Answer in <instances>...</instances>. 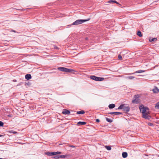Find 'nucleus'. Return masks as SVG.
I'll use <instances>...</instances> for the list:
<instances>
[{"label": "nucleus", "instance_id": "obj_18", "mask_svg": "<svg viewBox=\"0 0 159 159\" xmlns=\"http://www.w3.org/2000/svg\"><path fill=\"white\" fill-rule=\"evenodd\" d=\"M85 113V111L84 110H81L80 111H78L76 112L77 114H83Z\"/></svg>", "mask_w": 159, "mask_h": 159}, {"label": "nucleus", "instance_id": "obj_1", "mask_svg": "<svg viewBox=\"0 0 159 159\" xmlns=\"http://www.w3.org/2000/svg\"><path fill=\"white\" fill-rule=\"evenodd\" d=\"M90 19L86 20L79 19L76 20L71 25H78L88 21Z\"/></svg>", "mask_w": 159, "mask_h": 159}, {"label": "nucleus", "instance_id": "obj_26", "mask_svg": "<svg viewBox=\"0 0 159 159\" xmlns=\"http://www.w3.org/2000/svg\"><path fill=\"white\" fill-rule=\"evenodd\" d=\"M61 156L59 155H56L54 157V158L55 159H59L61 158V157H60Z\"/></svg>", "mask_w": 159, "mask_h": 159}, {"label": "nucleus", "instance_id": "obj_24", "mask_svg": "<svg viewBox=\"0 0 159 159\" xmlns=\"http://www.w3.org/2000/svg\"><path fill=\"white\" fill-rule=\"evenodd\" d=\"M155 107L156 109H159V102L156 103Z\"/></svg>", "mask_w": 159, "mask_h": 159}, {"label": "nucleus", "instance_id": "obj_41", "mask_svg": "<svg viewBox=\"0 0 159 159\" xmlns=\"http://www.w3.org/2000/svg\"><path fill=\"white\" fill-rule=\"evenodd\" d=\"M0 159H3V158H0Z\"/></svg>", "mask_w": 159, "mask_h": 159}, {"label": "nucleus", "instance_id": "obj_28", "mask_svg": "<svg viewBox=\"0 0 159 159\" xmlns=\"http://www.w3.org/2000/svg\"><path fill=\"white\" fill-rule=\"evenodd\" d=\"M3 126V123L2 122L0 121V127H2Z\"/></svg>", "mask_w": 159, "mask_h": 159}, {"label": "nucleus", "instance_id": "obj_5", "mask_svg": "<svg viewBox=\"0 0 159 159\" xmlns=\"http://www.w3.org/2000/svg\"><path fill=\"white\" fill-rule=\"evenodd\" d=\"M62 113L64 115H69L70 113V112L69 111L64 109L63 110Z\"/></svg>", "mask_w": 159, "mask_h": 159}, {"label": "nucleus", "instance_id": "obj_23", "mask_svg": "<svg viewBox=\"0 0 159 159\" xmlns=\"http://www.w3.org/2000/svg\"><path fill=\"white\" fill-rule=\"evenodd\" d=\"M106 120L109 123H111L113 121V120L112 119H110L108 118H106Z\"/></svg>", "mask_w": 159, "mask_h": 159}, {"label": "nucleus", "instance_id": "obj_30", "mask_svg": "<svg viewBox=\"0 0 159 159\" xmlns=\"http://www.w3.org/2000/svg\"><path fill=\"white\" fill-rule=\"evenodd\" d=\"M115 0H110L108 1L107 2L108 3H111V2H113Z\"/></svg>", "mask_w": 159, "mask_h": 159}, {"label": "nucleus", "instance_id": "obj_15", "mask_svg": "<svg viewBox=\"0 0 159 159\" xmlns=\"http://www.w3.org/2000/svg\"><path fill=\"white\" fill-rule=\"evenodd\" d=\"M128 154L126 152H123L122 153V157L124 158H125L127 157Z\"/></svg>", "mask_w": 159, "mask_h": 159}, {"label": "nucleus", "instance_id": "obj_21", "mask_svg": "<svg viewBox=\"0 0 159 159\" xmlns=\"http://www.w3.org/2000/svg\"><path fill=\"white\" fill-rule=\"evenodd\" d=\"M137 35L139 36V37H141L142 36V34L141 33V32L140 31V30H139L137 33Z\"/></svg>", "mask_w": 159, "mask_h": 159}, {"label": "nucleus", "instance_id": "obj_3", "mask_svg": "<svg viewBox=\"0 0 159 159\" xmlns=\"http://www.w3.org/2000/svg\"><path fill=\"white\" fill-rule=\"evenodd\" d=\"M90 78L93 80L97 81H102L104 79V78L96 77L94 75H91Z\"/></svg>", "mask_w": 159, "mask_h": 159}, {"label": "nucleus", "instance_id": "obj_4", "mask_svg": "<svg viewBox=\"0 0 159 159\" xmlns=\"http://www.w3.org/2000/svg\"><path fill=\"white\" fill-rule=\"evenodd\" d=\"M139 108L143 114L146 113V111L147 110H148V108L147 107H144L143 105H141L139 107Z\"/></svg>", "mask_w": 159, "mask_h": 159}, {"label": "nucleus", "instance_id": "obj_34", "mask_svg": "<svg viewBox=\"0 0 159 159\" xmlns=\"http://www.w3.org/2000/svg\"><path fill=\"white\" fill-rule=\"evenodd\" d=\"M113 2L114 3H115L117 4H119V5H120V4L119 3L117 2L115 0L114 1H113Z\"/></svg>", "mask_w": 159, "mask_h": 159}, {"label": "nucleus", "instance_id": "obj_29", "mask_svg": "<svg viewBox=\"0 0 159 159\" xmlns=\"http://www.w3.org/2000/svg\"><path fill=\"white\" fill-rule=\"evenodd\" d=\"M61 152H55V155L57 154H61Z\"/></svg>", "mask_w": 159, "mask_h": 159}, {"label": "nucleus", "instance_id": "obj_33", "mask_svg": "<svg viewBox=\"0 0 159 159\" xmlns=\"http://www.w3.org/2000/svg\"><path fill=\"white\" fill-rule=\"evenodd\" d=\"M96 121L97 122H100V120L98 119H97L96 120Z\"/></svg>", "mask_w": 159, "mask_h": 159}, {"label": "nucleus", "instance_id": "obj_35", "mask_svg": "<svg viewBox=\"0 0 159 159\" xmlns=\"http://www.w3.org/2000/svg\"><path fill=\"white\" fill-rule=\"evenodd\" d=\"M54 48H55V49H58V48L57 46H54Z\"/></svg>", "mask_w": 159, "mask_h": 159}, {"label": "nucleus", "instance_id": "obj_7", "mask_svg": "<svg viewBox=\"0 0 159 159\" xmlns=\"http://www.w3.org/2000/svg\"><path fill=\"white\" fill-rule=\"evenodd\" d=\"M108 114H111V115L115 114V115H121L122 114L121 112H109L108 113Z\"/></svg>", "mask_w": 159, "mask_h": 159}, {"label": "nucleus", "instance_id": "obj_12", "mask_svg": "<svg viewBox=\"0 0 159 159\" xmlns=\"http://www.w3.org/2000/svg\"><path fill=\"white\" fill-rule=\"evenodd\" d=\"M145 71L144 70H140L136 71L135 72H134V73H131V74H130L132 75V74H134L135 73H140L143 72Z\"/></svg>", "mask_w": 159, "mask_h": 159}, {"label": "nucleus", "instance_id": "obj_20", "mask_svg": "<svg viewBox=\"0 0 159 159\" xmlns=\"http://www.w3.org/2000/svg\"><path fill=\"white\" fill-rule=\"evenodd\" d=\"M86 124V122H85L79 121L77 123L78 125H85Z\"/></svg>", "mask_w": 159, "mask_h": 159}, {"label": "nucleus", "instance_id": "obj_38", "mask_svg": "<svg viewBox=\"0 0 159 159\" xmlns=\"http://www.w3.org/2000/svg\"><path fill=\"white\" fill-rule=\"evenodd\" d=\"M13 81L14 82H16V80H13Z\"/></svg>", "mask_w": 159, "mask_h": 159}, {"label": "nucleus", "instance_id": "obj_36", "mask_svg": "<svg viewBox=\"0 0 159 159\" xmlns=\"http://www.w3.org/2000/svg\"><path fill=\"white\" fill-rule=\"evenodd\" d=\"M11 131V133H13V134H16L17 133V132H15V131H14V132H12V131Z\"/></svg>", "mask_w": 159, "mask_h": 159}, {"label": "nucleus", "instance_id": "obj_39", "mask_svg": "<svg viewBox=\"0 0 159 159\" xmlns=\"http://www.w3.org/2000/svg\"><path fill=\"white\" fill-rule=\"evenodd\" d=\"M11 31H13V32H16L15 31V30H11Z\"/></svg>", "mask_w": 159, "mask_h": 159}, {"label": "nucleus", "instance_id": "obj_25", "mask_svg": "<svg viewBox=\"0 0 159 159\" xmlns=\"http://www.w3.org/2000/svg\"><path fill=\"white\" fill-rule=\"evenodd\" d=\"M105 148L108 150H110L111 149V147L109 146H106Z\"/></svg>", "mask_w": 159, "mask_h": 159}, {"label": "nucleus", "instance_id": "obj_10", "mask_svg": "<svg viewBox=\"0 0 159 159\" xmlns=\"http://www.w3.org/2000/svg\"><path fill=\"white\" fill-rule=\"evenodd\" d=\"M130 110V107L129 106L125 107V106L124 108H123V111L126 112H129Z\"/></svg>", "mask_w": 159, "mask_h": 159}, {"label": "nucleus", "instance_id": "obj_14", "mask_svg": "<svg viewBox=\"0 0 159 159\" xmlns=\"http://www.w3.org/2000/svg\"><path fill=\"white\" fill-rule=\"evenodd\" d=\"M25 78L27 80H29L31 79V76L30 74H27L25 75Z\"/></svg>", "mask_w": 159, "mask_h": 159}, {"label": "nucleus", "instance_id": "obj_27", "mask_svg": "<svg viewBox=\"0 0 159 159\" xmlns=\"http://www.w3.org/2000/svg\"><path fill=\"white\" fill-rule=\"evenodd\" d=\"M60 156L61 157V158H65L66 157V156H67V155H60Z\"/></svg>", "mask_w": 159, "mask_h": 159}, {"label": "nucleus", "instance_id": "obj_40", "mask_svg": "<svg viewBox=\"0 0 159 159\" xmlns=\"http://www.w3.org/2000/svg\"><path fill=\"white\" fill-rule=\"evenodd\" d=\"M3 136L2 135H0V137H2Z\"/></svg>", "mask_w": 159, "mask_h": 159}, {"label": "nucleus", "instance_id": "obj_19", "mask_svg": "<svg viewBox=\"0 0 159 159\" xmlns=\"http://www.w3.org/2000/svg\"><path fill=\"white\" fill-rule=\"evenodd\" d=\"M134 78H135V77L134 76H128L126 77H125V78L126 79H128V80H133L134 79Z\"/></svg>", "mask_w": 159, "mask_h": 159}, {"label": "nucleus", "instance_id": "obj_16", "mask_svg": "<svg viewBox=\"0 0 159 159\" xmlns=\"http://www.w3.org/2000/svg\"><path fill=\"white\" fill-rule=\"evenodd\" d=\"M115 105L114 104H109L108 106V107L110 109H112L115 107Z\"/></svg>", "mask_w": 159, "mask_h": 159}, {"label": "nucleus", "instance_id": "obj_9", "mask_svg": "<svg viewBox=\"0 0 159 159\" xmlns=\"http://www.w3.org/2000/svg\"><path fill=\"white\" fill-rule=\"evenodd\" d=\"M157 38H152L151 37H150L149 38V40L150 42H155L157 41Z\"/></svg>", "mask_w": 159, "mask_h": 159}, {"label": "nucleus", "instance_id": "obj_8", "mask_svg": "<svg viewBox=\"0 0 159 159\" xmlns=\"http://www.w3.org/2000/svg\"><path fill=\"white\" fill-rule=\"evenodd\" d=\"M45 154L48 156H51L55 155V152H45Z\"/></svg>", "mask_w": 159, "mask_h": 159}, {"label": "nucleus", "instance_id": "obj_37", "mask_svg": "<svg viewBox=\"0 0 159 159\" xmlns=\"http://www.w3.org/2000/svg\"><path fill=\"white\" fill-rule=\"evenodd\" d=\"M149 124H149V125H150L152 126V125H153V124L152 123H150Z\"/></svg>", "mask_w": 159, "mask_h": 159}, {"label": "nucleus", "instance_id": "obj_42", "mask_svg": "<svg viewBox=\"0 0 159 159\" xmlns=\"http://www.w3.org/2000/svg\"><path fill=\"white\" fill-rule=\"evenodd\" d=\"M62 145V144H59V145Z\"/></svg>", "mask_w": 159, "mask_h": 159}, {"label": "nucleus", "instance_id": "obj_11", "mask_svg": "<svg viewBox=\"0 0 159 159\" xmlns=\"http://www.w3.org/2000/svg\"><path fill=\"white\" fill-rule=\"evenodd\" d=\"M152 91L154 93H158L159 92V89L157 87H155L153 89Z\"/></svg>", "mask_w": 159, "mask_h": 159}, {"label": "nucleus", "instance_id": "obj_17", "mask_svg": "<svg viewBox=\"0 0 159 159\" xmlns=\"http://www.w3.org/2000/svg\"><path fill=\"white\" fill-rule=\"evenodd\" d=\"M125 106V104H121L119 107L117 108V109H123V108H124Z\"/></svg>", "mask_w": 159, "mask_h": 159}, {"label": "nucleus", "instance_id": "obj_2", "mask_svg": "<svg viewBox=\"0 0 159 159\" xmlns=\"http://www.w3.org/2000/svg\"><path fill=\"white\" fill-rule=\"evenodd\" d=\"M58 70L65 72H71L74 70L71 69H68L64 67H59L57 68Z\"/></svg>", "mask_w": 159, "mask_h": 159}, {"label": "nucleus", "instance_id": "obj_32", "mask_svg": "<svg viewBox=\"0 0 159 159\" xmlns=\"http://www.w3.org/2000/svg\"><path fill=\"white\" fill-rule=\"evenodd\" d=\"M69 147L73 148H75V147L73 145H69Z\"/></svg>", "mask_w": 159, "mask_h": 159}, {"label": "nucleus", "instance_id": "obj_6", "mask_svg": "<svg viewBox=\"0 0 159 159\" xmlns=\"http://www.w3.org/2000/svg\"><path fill=\"white\" fill-rule=\"evenodd\" d=\"M142 115L143 117L145 119H149L151 118L150 116L148 115L146 113L142 114Z\"/></svg>", "mask_w": 159, "mask_h": 159}, {"label": "nucleus", "instance_id": "obj_31", "mask_svg": "<svg viewBox=\"0 0 159 159\" xmlns=\"http://www.w3.org/2000/svg\"><path fill=\"white\" fill-rule=\"evenodd\" d=\"M122 57L121 55H119L118 56V58L120 59H122Z\"/></svg>", "mask_w": 159, "mask_h": 159}, {"label": "nucleus", "instance_id": "obj_13", "mask_svg": "<svg viewBox=\"0 0 159 159\" xmlns=\"http://www.w3.org/2000/svg\"><path fill=\"white\" fill-rule=\"evenodd\" d=\"M132 102L133 103L138 104L140 102L139 99H134L132 100Z\"/></svg>", "mask_w": 159, "mask_h": 159}, {"label": "nucleus", "instance_id": "obj_22", "mask_svg": "<svg viewBox=\"0 0 159 159\" xmlns=\"http://www.w3.org/2000/svg\"><path fill=\"white\" fill-rule=\"evenodd\" d=\"M140 97V96L139 94L135 95L134 96V99H139V98Z\"/></svg>", "mask_w": 159, "mask_h": 159}]
</instances>
